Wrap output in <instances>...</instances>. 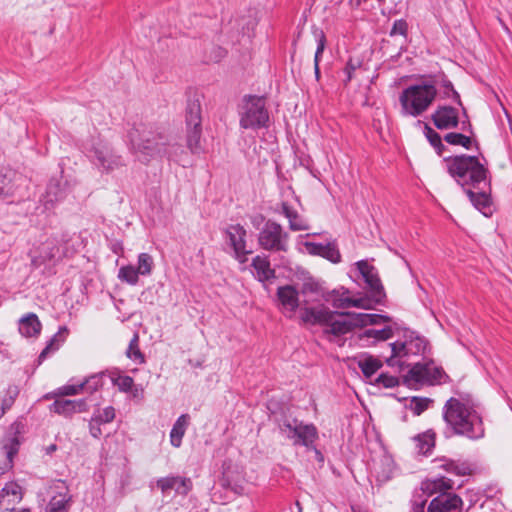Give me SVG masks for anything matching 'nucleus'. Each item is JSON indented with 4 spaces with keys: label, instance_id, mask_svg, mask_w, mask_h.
Returning a JSON list of instances; mask_svg holds the SVG:
<instances>
[{
    "label": "nucleus",
    "instance_id": "obj_1",
    "mask_svg": "<svg viewBox=\"0 0 512 512\" xmlns=\"http://www.w3.org/2000/svg\"><path fill=\"white\" fill-rule=\"evenodd\" d=\"M442 418L446 424V438L458 435L479 440L485 435L482 416L469 398H449L442 408Z\"/></svg>",
    "mask_w": 512,
    "mask_h": 512
},
{
    "label": "nucleus",
    "instance_id": "obj_2",
    "mask_svg": "<svg viewBox=\"0 0 512 512\" xmlns=\"http://www.w3.org/2000/svg\"><path fill=\"white\" fill-rule=\"evenodd\" d=\"M448 174L460 185L467 188L480 189L481 185L488 186V169L477 156L461 154L444 158Z\"/></svg>",
    "mask_w": 512,
    "mask_h": 512
},
{
    "label": "nucleus",
    "instance_id": "obj_3",
    "mask_svg": "<svg viewBox=\"0 0 512 512\" xmlns=\"http://www.w3.org/2000/svg\"><path fill=\"white\" fill-rule=\"evenodd\" d=\"M354 312L332 311L324 304L316 307H304L301 311V320L311 325L323 326L325 334L342 336L358 327Z\"/></svg>",
    "mask_w": 512,
    "mask_h": 512
},
{
    "label": "nucleus",
    "instance_id": "obj_4",
    "mask_svg": "<svg viewBox=\"0 0 512 512\" xmlns=\"http://www.w3.org/2000/svg\"><path fill=\"white\" fill-rule=\"evenodd\" d=\"M438 91L434 83L423 81L406 87L399 95L401 115L419 117L433 104Z\"/></svg>",
    "mask_w": 512,
    "mask_h": 512
},
{
    "label": "nucleus",
    "instance_id": "obj_5",
    "mask_svg": "<svg viewBox=\"0 0 512 512\" xmlns=\"http://www.w3.org/2000/svg\"><path fill=\"white\" fill-rule=\"evenodd\" d=\"M432 490L441 492L440 495L431 500L427 510H425L426 500L414 502L410 512H462V499L446 491L452 489L453 482L446 477H440L432 481Z\"/></svg>",
    "mask_w": 512,
    "mask_h": 512
},
{
    "label": "nucleus",
    "instance_id": "obj_6",
    "mask_svg": "<svg viewBox=\"0 0 512 512\" xmlns=\"http://www.w3.org/2000/svg\"><path fill=\"white\" fill-rule=\"evenodd\" d=\"M428 342L416 332L405 330L402 339L390 344L391 356L386 360L391 367H409L413 363L409 359L413 356L424 355Z\"/></svg>",
    "mask_w": 512,
    "mask_h": 512
},
{
    "label": "nucleus",
    "instance_id": "obj_7",
    "mask_svg": "<svg viewBox=\"0 0 512 512\" xmlns=\"http://www.w3.org/2000/svg\"><path fill=\"white\" fill-rule=\"evenodd\" d=\"M239 125L243 129L258 130L269 126V112L264 97L246 95L239 110Z\"/></svg>",
    "mask_w": 512,
    "mask_h": 512
},
{
    "label": "nucleus",
    "instance_id": "obj_8",
    "mask_svg": "<svg viewBox=\"0 0 512 512\" xmlns=\"http://www.w3.org/2000/svg\"><path fill=\"white\" fill-rule=\"evenodd\" d=\"M409 367L407 374L403 376V383L410 388L440 384L447 377L443 368L435 365L432 360L415 362Z\"/></svg>",
    "mask_w": 512,
    "mask_h": 512
},
{
    "label": "nucleus",
    "instance_id": "obj_9",
    "mask_svg": "<svg viewBox=\"0 0 512 512\" xmlns=\"http://www.w3.org/2000/svg\"><path fill=\"white\" fill-rule=\"evenodd\" d=\"M278 428L280 433L291 440L295 446L314 448V443L318 439V430L314 424H305L296 418L282 419L278 423Z\"/></svg>",
    "mask_w": 512,
    "mask_h": 512
},
{
    "label": "nucleus",
    "instance_id": "obj_10",
    "mask_svg": "<svg viewBox=\"0 0 512 512\" xmlns=\"http://www.w3.org/2000/svg\"><path fill=\"white\" fill-rule=\"evenodd\" d=\"M290 236L281 224L274 220H267L258 234V245L263 250L275 253H286L289 250Z\"/></svg>",
    "mask_w": 512,
    "mask_h": 512
},
{
    "label": "nucleus",
    "instance_id": "obj_11",
    "mask_svg": "<svg viewBox=\"0 0 512 512\" xmlns=\"http://www.w3.org/2000/svg\"><path fill=\"white\" fill-rule=\"evenodd\" d=\"M201 102L198 95L189 98L186 106L187 147L194 154L202 152Z\"/></svg>",
    "mask_w": 512,
    "mask_h": 512
},
{
    "label": "nucleus",
    "instance_id": "obj_12",
    "mask_svg": "<svg viewBox=\"0 0 512 512\" xmlns=\"http://www.w3.org/2000/svg\"><path fill=\"white\" fill-rule=\"evenodd\" d=\"M157 135L159 141L155 143V146H139L142 151L141 158L143 160H152L166 157L168 160L180 162L181 156L184 153L183 147L166 133Z\"/></svg>",
    "mask_w": 512,
    "mask_h": 512
},
{
    "label": "nucleus",
    "instance_id": "obj_13",
    "mask_svg": "<svg viewBox=\"0 0 512 512\" xmlns=\"http://www.w3.org/2000/svg\"><path fill=\"white\" fill-rule=\"evenodd\" d=\"M160 133H166L164 129L159 127H154L152 125L140 123L134 126L128 132V139L130 143V151L136 156V158L144 163L148 164L151 160H143L141 158L142 151L138 146H155V143L158 142V135Z\"/></svg>",
    "mask_w": 512,
    "mask_h": 512
},
{
    "label": "nucleus",
    "instance_id": "obj_14",
    "mask_svg": "<svg viewBox=\"0 0 512 512\" xmlns=\"http://www.w3.org/2000/svg\"><path fill=\"white\" fill-rule=\"evenodd\" d=\"M90 153L93 163L102 172L110 173L125 166L123 157L117 154L106 142L98 141L94 143Z\"/></svg>",
    "mask_w": 512,
    "mask_h": 512
},
{
    "label": "nucleus",
    "instance_id": "obj_15",
    "mask_svg": "<svg viewBox=\"0 0 512 512\" xmlns=\"http://www.w3.org/2000/svg\"><path fill=\"white\" fill-rule=\"evenodd\" d=\"M356 266L366 284V289L370 293V300L374 304L382 303L386 295L377 269L365 260L358 261Z\"/></svg>",
    "mask_w": 512,
    "mask_h": 512
},
{
    "label": "nucleus",
    "instance_id": "obj_16",
    "mask_svg": "<svg viewBox=\"0 0 512 512\" xmlns=\"http://www.w3.org/2000/svg\"><path fill=\"white\" fill-rule=\"evenodd\" d=\"M224 233L226 242L232 248L235 258L240 263H245L247 255L252 253L251 250L246 249V229L240 224H231L225 228Z\"/></svg>",
    "mask_w": 512,
    "mask_h": 512
},
{
    "label": "nucleus",
    "instance_id": "obj_17",
    "mask_svg": "<svg viewBox=\"0 0 512 512\" xmlns=\"http://www.w3.org/2000/svg\"><path fill=\"white\" fill-rule=\"evenodd\" d=\"M302 297L300 312L304 307H312V304L321 303L322 301L329 302L330 295L335 294L336 290L326 291L325 288L317 281L308 279L302 283L299 290Z\"/></svg>",
    "mask_w": 512,
    "mask_h": 512
},
{
    "label": "nucleus",
    "instance_id": "obj_18",
    "mask_svg": "<svg viewBox=\"0 0 512 512\" xmlns=\"http://www.w3.org/2000/svg\"><path fill=\"white\" fill-rule=\"evenodd\" d=\"M11 428L14 430V436L5 441L2 445V451L5 454V460L0 467V474L5 473L13 468L14 458L19 452L20 448V440L18 434L21 433L23 429V424L19 422H15L12 424Z\"/></svg>",
    "mask_w": 512,
    "mask_h": 512
},
{
    "label": "nucleus",
    "instance_id": "obj_19",
    "mask_svg": "<svg viewBox=\"0 0 512 512\" xmlns=\"http://www.w3.org/2000/svg\"><path fill=\"white\" fill-rule=\"evenodd\" d=\"M431 120L439 130L454 129L459 124L458 109L449 105H439L431 114Z\"/></svg>",
    "mask_w": 512,
    "mask_h": 512
},
{
    "label": "nucleus",
    "instance_id": "obj_20",
    "mask_svg": "<svg viewBox=\"0 0 512 512\" xmlns=\"http://www.w3.org/2000/svg\"><path fill=\"white\" fill-rule=\"evenodd\" d=\"M25 182L24 177L7 168H0V196L14 195L19 186Z\"/></svg>",
    "mask_w": 512,
    "mask_h": 512
},
{
    "label": "nucleus",
    "instance_id": "obj_21",
    "mask_svg": "<svg viewBox=\"0 0 512 512\" xmlns=\"http://www.w3.org/2000/svg\"><path fill=\"white\" fill-rule=\"evenodd\" d=\"M68 194L67 181L62 179L52 178L46 188L43 197L44 205L46 208L53 206L55 203L62 201Z\"/></svg>",
    "mask_w": 512,
    "mask_h": 512
},
{
    "label": "nucleus",
    "instance_id": "obj_22",
    "mask_svg": "<svg viewBox=\"0 0 512 512\" xmlns=\"http://www.w3.org/2000/svg\"><path fill=\"white\" fill-rule=\"evenodd\" d=\"M22 498V487L17 482H8L0 491V508L12 510L14 505L18 504Z\"/></svg>",
    "mask_w": 512,
    "mask_h": 512
},
{
    "label": "nucleus",
    "instance_id": "obj_23",
    "mask_svg": "<svg viewBox=\"0 0 512 512\" xmlns=\"http://www.w3.org/2000/svg\"><path fill=\"white\" fill-rule=\"evenodd\" d=\"M277 297L281 305L291 313H294L301 304L300 293L292 285L278 287Z\"/></svg>",
    "mask_w": 512,
    "mask_h": 512
},
{
    "label": "nucleus",
    "instance_id": "obj_24",
    "mask_svg": "<svg viewBox=\"0 0 512 512\" xmlns=\"http://www.w3.org/2000/svg\"><path fill=\"white\" fill-rule=\"evenodd\" d=\"M486 188H489L488 186L481 185L480 189H474V188H467L465 189V193L469 197V200L473 204V206L482 212L485 216L488 215V212H490V206H491V198L489 193L487 192Z\"/></svg>",
    "mask_w": 512,
    "mask_h": 512
},
{
    "label": "nucleus",
    "instance_id": "obj_25",
    "mask_svg": "<svg viewBox=\"0 0 512 512\" xmlns=\"http://www.w3.org/2000/svg\"><path fill=\"white\" fill-rule=\"evenodd\" d=\"M276 212L288 219L289 229L292 231H305L310 228L307 221L287 202H282Z\"/></svg>",
    "mask_w": 512,
    "mask_h": 512
},
{
    "label": "nucleus",
    "instance_id": "obj_26",
    "mask_svg": "<svg viewBox=\"0 0 512 512\" xmlns=\"http://www.w3.org/2000/svg\"><path fill=\"white\" fill-rule=\"evenodd\" d=\"M41 328V322L35 313H28L19 320V332L25 337L39 335Z\"/></svg>",
    "mask_w": 512,
    "mask_h": 512
},
{
    "label": "nucleus",
    "instance_id": "obj_27",
    "mask_svg": "<svg viewBox=\"0 0 512 512\" xmlns=\"http://www.w3.org/2000/svg\"><path fill=\"white\" fill-rule=\"evenodd\" d=\"M393 336V329L386 326L382 329H366L359 334V340L367 345L375 344L378 341H385Z\"/></svg>",
    "mask_w": 512,
    "mask_h": 512
},
{
    "label": "nucleus",
    "instance_id": "obj_28",
    "mask_svg": "<svg viewBox=\"0 0 512 512\" xmlns=\"http://www.w3.org/2000/svg\"><path fill=\"white\" fill-rule=\"evenodd\" d=\"M68 329L66 326L59 327L57 333L48 341L46 347L42 350L38 356V363L41 364L50 353L56 352L60 346L65 342Z\"/></svg>",
    "mask_w": 512,
    "mask_h": 512
},
{
    "label": "nucleus",
    "instance_id": "obj_29",
    "mask_svg": "<svg viewBox=\"0 0 512 512\" xmlns=\"http://www.w3.org/2000/svg\"><path fill=\"white\" fill-rule=\"evenodd\" d=\"M251 265L259 281L264 282L275 278V270L271 268L268 257L257 255L253 258Z\"/></svg>",
    "mask_w": 512,
    "mask_h": 512
},
{
    "label": "nucleus",
    "instance_id": "obj_30",
    "mask_svg": "<svg viewBox=\"0 0 512 512\" xmlns=\"http://www.w3.org/2000/svg\"><path fill=\"white\" fill-rule=\"evenodd\" d=\"M332 306L336 309H345L349 307H358V308H370L367 304L368 300L364 298H350L344 297L343 295L339 296L338 290H336L335 294L330 295V301Z\"/></svg>",
    "mask_w": 512,
    "mask_h": 512
},
{
    "label": "nucleus",
    "instance_id": "obj_31",
    "mask_svg": "<svg viewBox=\"0 0 512 512\" xmlns=\"http://www.w3.org/2000/svg\"><path fill=\"white\" fill-rule=\"evenodd\" d=\"M190 416L188 414L180 415L170 431V442L173 447H180L182 444V438L185 435L187 427L189 425Z\"/></svg>",
    "mask_w": 512,
    "mask_h": 512
},
{
    "label": "nucleus",
    "instance_id": "obj_32",
    "mask_svg": "<svg viewBox=\"0 0 512 512\" xmlns=\"http://www.w3.org/2000/svg\"><path fill=\"white\" fill-rule=\"evenodd\" d=\"M71 502L72 496L68 492L58 493L50 499L47 512H68Z\"/></svg>",
    "mask_w": 512,
    "mask_h": 512
},
{
    "label": "nucleus",
    "instance_id": "obj_33",
    "mask_svg": "<svg viewBox=\"0 0 512 512\" xmlns=\"http://www.w3.org/2000/svg\"><path fill=\"white\" fill-rule=\"evenodd\" d=\"M418 453L427 454L435 446V432L431 429L414 437Z\"/></svg>",
    "mask_w": 512,
    "mask_h": 512
},
{
    "label": "nucleus",
    "instance_id": "obj_34",
    "mask_svg": "<svg viewBox=\"0 0 512 512\" xmlns=\"http://www.w3.org/2000/svg\"><path fill=\"white\" fill-rule=\"evenodd\" d=\"M442 462L443 463L440 465V467L448 473L457 476H466L472 473V468L467 462H457L451 459H444Z\"/></svg>",
    "mask_w": 512,
    "mask_h": 512
},
{
    "label": "nucleus",
    "instance_id": "obj_35",
    "mask_svg": "<svg viewBox=\"0 0 512 512\" xmlns=\"http://www.w3.org/2000/svg\"><path fill=\"white\" fill-rule=\"evenodd\" d=\"M358 327H365L367 325H378L389 322L391 319L387 315L370 314V313H356L355 318Z\"/></svg>",
    "mask_w": 512,
    "mask_h": 512
},
{
    "label": "nucleus",
    "instance_id": "obj_36",
    "mask_svg": "<svg viewBox=\"0 0 512 512\" xmlns=\"http://www.w3.org/2000/svg\"><path fill=\"white\" fill-rule=\"evenodd\" d=\"M358 366L366 378H371L382 367V363L377 358L368 356L359 360Z\"/></svg>",
    "mask_w": 512,
    "mask_h": 512
},
{
    "label": "nucleus",
    "instance_id": "obj_37",
    "mask_svg": "<svg viewBox=\"0 0 512 512\" xmlns=\"http://www.w3.org/2000/svg\"><path fill=\"white\" fill-rule=\"evenodd\" d=\"M424 135L427 138L430 145L435 149L437 155L442 156L446 147L442 143V137L440 136V134L425 123Z\"/></svg>",
    "mask_w": 512,
    "mask_h": 512
},
{
    "label": "nucleus",
    "instance_id": "obj_38",
    "mask_svg": "<svg viewBox=\"0 0 512 512\" xmlns=\"http://www.w3.org/2000/svg\"><path fill=\"white\" fill-rule=\"evenodd\" d=\"M50 411L69 417L75 413L74 402L67 399H57L50 405Z\"/></svg>",
    "mask_w": 512,
    "mask_h": 512
},
{
    "label": "nucleus",
    "instance_id": "obj_39",
    "mask_svg": "<svg viewBox=\"0 0 512 512\" xmlns=\"http://www.w3.org/2000/svg\"><path fill=\"white\" fill-rule=\"evenodd\" d=\"M18 395L19 388L17 386L7 388L5 396L0 398V418L13 406Z\"/></svg>",
    "mask_w": 512,
    "mask_h": 512
},
{
    "label": "nucleus",
    "instance_id": "obj_40",
    "mask_svg": "<svg viewBox=\"0 0 512 512\" xmlns=\"http://www.w3.org/2000/svg\"><path fill=\"white\" fill-rule=\"evenodd\" d=\"M432 403L433 400L430 398L414 396L406 407L410 409L415 416H419L426 411Z\"/></svg>",
    "mask_w": 512,
    "mask_h": 512
},
{
    "label": "nucleus",
    "instance_id": "obj_41",
    "mask_svg": "<svg viewBox=\"0 0 512 512\" xmlns=\"http://www.w3.org/2000/svg\"><path fill=\"white\" fill-rule=\"evenodd\" d=\"M106 375L105 372L95 373L81 382L83 385V391L93 393L103 386V378Z\"/></svg>",
    "mask_w": 512,
    "mask_h": 512
},
{
    "label": "nucleus",
    "instance_id": "obj_42",
    "mask_svg": "<svg viewBox=\"0 0 512 512\" xmlns=\"http://www.w3.org/2000/svg\"><path fill=\"white\" fill-rule=\"evenodd\" d=\"M126 356L136 361L140 364L145 362V357L143 353L139 349V336L138 334H134L133 338L130 340L129 346L126 350Z\"/></svg>",
    "mask_w": 512,
    "mask_h": 512
},
{
    "label": "nucleus",
    "instance_id": "obj_43",
    "mask_svg": "<svg viewBox=\"0 0 512 512\" xmlns=\"http://www.w3.org/2000/svg\"><path fill=\"white\" fill-rule=\"evenodd\" d=\"M443 139L450 145L462 146L466 149H470L472 145V139L462 133L450 132Z\"/></svg>",
    "mask_w": 512,
    "mask_h": 512
},
{
    "label": "nucleus",
    "instance_id": "obj_44",
    "mask_svg": "<svg viewBox=\"0 0 512 512\" xmlns=\"http://www.w3.org/2000/svg\"><path fill=\"white\" fill-rule=\"evenodd\" d=\"M139 272L133 265L123 266L119 269L118 277L120 280L130 285H136L139 280Z\"/></svg>",
    "mask_w": 512,
    "mask_h": 512
},
{
    "label": "nucleus",
    "instance_id": "obj_45",
    "mask_svg": "<svg viewBox=\"0 0 512 512\" xmlns=\"http://www.w3.org/2000/svg\"><path fill=\"white\" fill-rule=\"evenodd\" d=\"M154 261L150 254L140 253L138 256V263L136 269L142 276H148L152 273Z\"/></svg>",
    "mask_w": 512,
    "mask_h": 512
},
{
    "label": "nucleus",
    "instance_id": "obj_46",
    "mask_svg": "<svg viewBox=\"0 0 512 512\" xmlns=\"http://www.w3.org/2000/svg\"><path fill=\"white\" fill-rule=\"evenodd\" d=\"M313 36L316 40L317 47L314 55V62H320L321 56L326 47V35L324 31L316 26L312 28Z\"/></svg>",
    "mask_w": 512,
    "mask_h": 512
},
{
    "label": "nucleus",
    "instance_id": "obj_47",
    "mask_svg": "<svg viewBox=\"0 0 512 512\" xmlns=\"http://www.w3.org/2000/svg\"><path fill=\"white\" fill-rule=\"evenodd\" d=\"M112 383L118 387L119 391L127 393L132 391L134 387V380L130 376H121L118 375L117 377L111 376Z\"/></svg>",
    "mask_w": 512,
    "mask_h": 512
},
{
    "label": "nucleus",
    "instance_id": "obj_48",
    "mask_svg": "<svg viewBox=\"0 0 512 512\" xmlns=\"http://www.w3.org/2000/svg\"><path fill=\"white\" fill-rule=\"evenodd\" d=\"M322 257L326 258L332 263H339L341 261V255L335 242H329L325 244Z\"/></svg>",
    "mask_w": 512,
    "mask_h": 512
},
{
    "label": "nucleus",
    "instance_id": "obj_49",
    "mask_svg": "<svg viewBox=\"0 0 512 512\" xmlns=\"http://www.w3.org/2000/svg\"><path fill=\"white\" fill-rule=\"evenodd\" d=\"M92 417L97 418V421L102 424L110 423L115 418V409L112 406H108L102 411L98 409Z\"/></svg>",
    "mask_w": 512,
    "mask_h": 512
},
{
    "label": "nucleus",
    "instance_id": "obj_50",
    "mask_svg": "<svg viewBox=\"0 0 512 512\" xmlns=\"http://www.w3.org/2000/svg\"><path fill=\"white\" fill-rule=\"evenodd\" d=\"M375 383L377 385L383 386L384 388H394L399 385V378L387 373H381L376 378Z\"/></svg>",
    "mask_w": 512,
    "mask_h": 512
},
{
    "label": "nucleus",
    "instance_id": "obj_51",
    "mask_svg": "<svg viewBox=\"0 0 512 512\" xmlns=\"http://www.w3.org/2000/svg\"><path fill=\"white\" fill-rule=\"evenodd\" d=\"M179 481V476L164 477L157 480V487L161 489L163 493H167L170 490H175V487Z\"/></svg>",
    "mask_w": 512,
    "mask_h": 512
},
{
    "label": "nucleus",
    "instance_id": "obj_52",
    "mask_svg": "<svg viewBox=\"0 0 512 512\" xmlns=\"http://www.w3.org/2000/svg\"><path fill=\"white\" fill-rule=\"evenodd\" d=\"M408 33V23L404 19L395 20L390 31V36L401 35L406 37Z\"/></svg>",
    "mask_w": 512,
    "mask_h": 512
},
{
    "label": "nucleus",
    "instance_id": "obj_53",
    "mask_svg": "<svg viewBox=\"0 0 512 512\" xmlns=\"http://www.w3.org/2000/svg\"><path fill=\"white\" fill-rule=\"evenodd\" d=\"M443 87L445 88L444 97L452 98L458 105L462 106V101L459 93L454 89L453 84L449 80H445L443 82Z\"/></svg>",
    "mask_w": 512,
    "mask_h": 512
},
{
    "label": "nucleus",
    "instance_id": "obj_54",
    "mask_svg": "<svg viewBox=\"0 0 512 512\" xmlns=\"http://www.w3.org/2000/svg\"><path fill=\"white\" fill-rule=\"evenodd\" d=\"M221 485L223 488L234 492L236 495H241L244 491V488L241 484L231 482L228 477L222 478Z\"/></svg>",
    "mask_w": 512,
    "mask_h": 512
},
{
    "label": "nucleus",
    "instance_id": "obj_55",
    "mask_svg": "<svg viewBox=\"0 0 512 512\" xmlns=\"http://www.w3.org/2000/svg\"><path fill=\"white\" fill-rule=\"evenodd\" d=\"M192 488V482L189 478L179 477V481L175 487V491L181 495H187Z\"/></svg>",
    "mask_w": 512,
    "mask_h": 512
},
{
    "label": "nucleus",
    "instance_id": "obj_56",
    "mask_svg": "<svg viewBox=\"0 0 512 512\" xmlns=\"http://www.w3.org/2000/svg\"><path fill=\"white\" fill-rule=\"evenodd\" d=\"M305 248L307 249L308 253L315 256H321L323 255L325 244L321 243H315V242H309L306 241L304 243Z\"/></svg>",
    "mask_w": 512,
    "mask_h": 512
},
{
    "label": "nucleus",
    "instance_id": "obj_57",
    "mask_svg": "<svg viewBox=\"0 0 512 512\" xmlns=\"http://www.w3.org/2000/svg\"><path fill=\"white\" fill-rule=\"evenodd\" d=\"M80 391H83V385H81V383L78 385H64L59 388V393L64 396L76 395Z\"/></svg>",
    "mask_w": 512,
    "mask_h": 512
},
{
    "label": "nucleus",
    "instance_id": "obj_58",
    "mask_svg": "<svg viewBox=\"0 0 512 512\" xmlns=\"http://www.w3.org/2000/svg\"><path fill=\"white\" fill-rule=\"evenodd\" d=\"M102 423L97 421V418L91 417V420L89 421V432L92 437L99 438L102 435V430L100 428V425Z\"/></svg>",
    "mask_w": 512,
    "mask_h": 512
},
{
    "label": "nucleus",
    "instance_id": "obj_59",
    "mask_svg": "<svg viewBox=\"0 0 512 512\" xmlns=\"http://www.w3.org/2000/svg\"><path fill=\"white\" fill-rule=\"evenodd\" d=\"M45 248L48 250V252L44 256H40L41 261H38V258H34L32 260L33 264L35 266H39L41 263L51 260L55 257V250H57L55 247L45 246Z\"/></svg>",
    "mask_w": 512,
    "mask_h": 512
},
{
    "label": "nucleus",
    "instance_id": "obj_60",
    "mask_svg": "<svg viewBox=\"0 0 512 512\" xmlns=\"http://www.w3.org/2000/svg\"><path fill=\"white\" fill-rule=\"evenodd\" d=\"M355 70H356V65H354L351 61H349L343 70V72L346 76V78L343 80L345 85H347L352 80L353 73Z\"/></svg>",
    "mask_w": 512,
    "mask_h": 512
},
{
    "label": "nucleus",
    "instance_id": "obj_61",
    "mask_svg": "<svg viewBox=\"0 0 512 512\" xmlns=\"http://www.w3.org/2000/svg\"><path fill=\"white\" fill-rule=\"evenodd\" d=\"M72 402H74V409H75V413L76 412H84L87 410L88 406H87V402L85 399H80V400H72Z\"/></svg>",
    "mask_w": 512,
    "mask_h": 512
},
{
    "label": "nucleus",
    "instance_id": "obj_62",
    "mask_svg": "<svg viewBox=\"0 0 512 512\" xmlns=\"http://www.w3.org/2000/svg\"><path fill=\"white\" fill-rule=\"evenodd\" d=\"M265 223V218L263 215L259 214V215H256L254 216L252 219H251V223L253 225V227H255L256 229H258L260 231V225L262 223Z\"/></svg>",
    "mask_w": 512,
    "mask_h": 512
},
{
    "label": "nucleus",
    "instance_id": "obj_63",
    "mask_svg": "<svg viewBox=\"0 0 512 512\" xmlns=\"http://www.w3.org/2000/svg\"><path fill=\"white\" fill-rule=\"evenodd\" d=\"M57 450L56 444H50L47 447H45V453L47 455H52Z\"/></svg>",
    "mask_w": 512,
    "mask_h": 512
},
{
    "label": "nucleus",
    "instance_id": "obj_64",
    "mask_svg": "<svg viewBox=\"0 0 512 512\" xmlns=\"http://www.w3.org/2000/svg\"><path fill=\"white\" fill-rule=\"evenodd\" d=\"M319 64L320 62H314V73H315V78L316 80L318 81L320 79V68H319Z\"/></svg>",
    "mask_w": 512,
    "mask_h": 512
}]
</instances>
